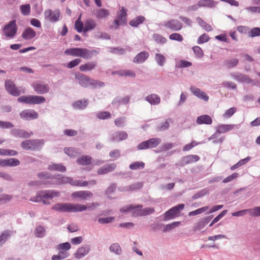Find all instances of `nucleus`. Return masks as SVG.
Masks as SVG:
<instances>
[{
    "label": "nucleus",
    "mask_w": 260,
    "mask_h": 260,
    "mask_svg": "<svg viewBox=\"0 0 260 260\" xmlns=\"http://www.w3.org/2000/svg\"><path fill=\"white\" fill-rule=\"evenodd\" d=\"M173 122L171 118H168L165 122H161L156 127V130L159 132L164 131L169 128L170 124Z\"/></svg>",
    "instance_id": "obj_32"
},
{
    "label": "nucleus",
    "mask_w": 260,
    "mask_h": 260,
    "mask_svg": "<svg viewBox=\"0 0 260 260\" xmlns=\"http://www.w3.org/2000/svg\"><path fill=\"white\" fill-rule=\"evenodd\" d=\"M36 35V31L31 27H28L23 30L21 37L25 40H30L35 38Z\"/></svg>",
    "instance_id": "obj_22"
},
{
    "label": "nucleus",
    "mask_w": 260,
    "mask_h": 260,
    "mask_svg": "<svg viewBox=\"0 0 260 260\" xmlns=\"http://www.w3.org/2000/svg\"><path fill=\"white\" fill-rule=\"evenodd\" d=\"M72 198L78 199L80 200H85L92 197L91 192L88 190H80L73 192L71 194Z\"/></svg>",
    "instance_id": "obj_14"
},
{
    "label": "nucleus",
    "mask_w": 260,
    "mask_h": 260,
    "mask_svg": "<svg viewBox=\"0 0 260 260\" xmlns=\"http://www.w3.org/2000/svg\"><path fill=\"white\" fill-rule=\"evenodd\" d=\"M81 15H80L77 20L75 22V27L78 32H81L84 30L83 24L81 21Z\"/></svg>",
    "instance_id": "obj_52"
},
{
    "label": "nucleus",
    "mask_w": 260,
    "mask_h": 260,
    "mask_svg": "<svg viewBox=\"0 0 260 260\" xmlns=\"http://www.w3.org/2000/svg\"><path fill=\"white\" fill-rule=\"evenodd\" d=\"M109 13L108 10L105 9H101L96 11L95 17L98 19H102L106 17Z\"/></svg>",
    "instance_id": "obj_42"
},
{
    "label": "nucleus",
    "mask_w": 260,
    "mask_h": 260,
    "mask_svg": "<svg viewBox=\"0 0 260 260\" xmlns=\"http://www.w3.org/2000/svg\"><path fill=\"white\" fill-rule=\"evenodd\" d=\"M236 111V108L232 107L225 111L224 113L223 114V117L224 118H229L234 114Z\"/></svg>",
    "instance_id": "obj_55"
},
{
    "label": "nucleus",
    "mask_w": 260,
    "mask_h": 260,
    "mask_svg": "<svg viewBox=\"0 0 260 260\" xmlns=\"http://www.w3.org/2000/svg\"><path fill=\"white\" fill-rule=\"evenodd\" d=\"M164 25L173 31H178L182 28V23L178 20L172 19L164 22Z\"/></svg>",
    "instance_id": "obj_12"
},
{
    "label": "nucleus",
    "mask_w": 260,
    "mask_h": 260,
    "mask_svg": "<svg viewBox=\"0 0 260 260\" xmlns=\"http://www.w3.org/2000/svg\"><path fill=\"white\" fill-rule=\"evenodd\" d=\"M88 104V100H78L73 104V107L75 109L81 110L85 108Z\"/></svg>",
    "instance_id": "obj_28"
},
{
    "label": "nucleus",
    "mask_w": 260,
    "mask_h": 260,
    "mask_svg": "<svg viewBox=\"0 0 260 260\" xmlns=\"http://www.w3.org/2000/svg\"><path fill=\"white\" fill-rule=\"evenodd\" d=\"M145 20V17L141 15L137 16L129 21V24L132 27H137L139 25L142 24Z\"/></svg>",
    "instance_id": "obj_25"
},
{
    "label": "nucleus",
    "mask_w": 260,
    "mask_h": 260,
    "mask_svg": "<svg viewBox=\"0 0 260 260\" xmlns=\"http://www.w3.org/2000/svg\"><path fill=\"white\" fill-rule=\"evenodd\" d=\"M196 122L198 124H211L212 122V119L211 117L208 115H202L197 118Z\"/></svg>",
    "instance_id": "obj_27"
},
{
    "label": "nucleus",
    "mask_w": 260,
    "mask_h": 260,
    "mask_svg": "<svg viewBox=\"0 0 260 260\" xmlns=\"http://www.w3.org/2000/svg\"><path fill=\"white\" fill-rule=\"evenodd\" d=\"M161 142L159 138H151L147 141H143L137 146L138 150H143L155 148Z\"/></svg>",
    "instance_id": "obj_6"
},
{
    "label": "nucleus",
    "mask_w": 260,
    "mask_h": 260,
    "mask_svg": "<svg viewBox=\"0 0 260 260\" xmlns=\"http://www.w3.org/2000/svg\"><path fill=\"white\" fill-rule=\"evenodd\" d=\"M21 13L25 16L29 15L30 12V6L29 4L22 5L20 6Z\"/></svg>",
    "instance_id": "obj_53"
},
{
    "label": "nucleus",
    "mask_w": 260,
    "mask_h": 260,
    "mask_svg": "<svg viewBox=\"0 0 260 260\" xmlns=\"http://www.w3.org/2000/svg\"><path fill=\"white\" fill-rule=\"evenodd\" d=\"M149 54L147 51H142L138 53L133 59V61L137 63H142L149 57Z\"/></svg>",
    "instance_id": "obj_24"
},
{
    "label": "nucleus",
    "mask_w": 260,
    "mask_h": 260,
    "mask_svg": "<svg viewBox=\"0 0 260 260\" xmlns=\"http://www.w3.org/2000/svg\"><path fill=\"white\" fill-rule=\"evenodd\" d=\"M127 10L122 7L120 11L117 13V19H115V26L124 25L127 22Z\"/></svg>",
    "instance_id": "obj_11"
},
{
    "label": "nucleus",
    "mask_w": 260,
    "mask_h": 260,
    "mask_svg": "<svg viewBox=\"0 0 260 260\" xmlns=\"http://www.w3.org/2000/svg\"><path fill=\"white\" fill-rule=\"evenodd\" d=\"M239 62V60L237 58H233L225 60L224 61V65L227 68H233L236 67Z\"/></svg>",
    "instance_id": "obj_35"
},
{
    "label": "nucleus",
    "mask_w": 260,
    "mask_h": 260,
    "mask_svg": "<svg viewBox=\"0 0 260 260\" xmlns=\"http://www.w3.org/2000/svg\"><path fill=\"white\" fill-rule=\"evenodd\" d=\"M94 52H96L95 50L90 51L87 49L81 48H69L64 51L66 55L80 57L86 59L91 58L92 54Z\"/></svg>",
    "instance_id": "obj_2"
},
{
    "label": "nucleus",
    "mask_w": 260,
    "mask_h": 260,
    "mask_svg": "<svg viewBox=\"0 0 260 260\" xmlns=\"http://www.w3.org/2000/svg\"><path fill=\"white\" fill-rule=\"evenodd\" d=\"M31 104H39L43 103L46 101V99L42 96L31 95Z\"/></svg>",
    "instance_id": "obj_46"
},
{
    "label": "nucleus",
    "mask_w": 260,
    "mask_h": 260,
    "mask_svg": "<svg viewBox=\"0 0 260 260\" xmlns=\"http://www.w3.org/2000/svg\"><path fill=\"white\" fill-rule=\"evenodd\" d=\"M71 247V244L69 242L61 243L57 245L56 248L58 250H68Z\"/></svg>",
    "instance_id": "obj_58"
},
{
    "label": "nucleus",
    "mask_w": 260,
    "mask_h": 260,
    "mask_svg": "<svg viewBox=\"0 0 260 260\" xmlns=\"http://www.w3.org/2000/svg\"><path fill=\"white\" fill-rule=\"evenodd\" d=\"M20 117L27 120L37 119L38 114L33 110H25L20 113Z\"/></svg>",
    "instance_id": "obj_16"
},
{
    "label": "nucleus",
    "mask_w": 260,
    "mask_h": 260,
    "mask_svg": "<svg viewBox=\"0 0 260 260\" xmlns=\"http://www.w3.org/2000/svg\"><path fill=\"white\" fill-rule=\"evenodd\" d=\"M97 66L96 61H90L81 65L79 69L82 72L90 71L94 70Z\"/></svg>",
    "instance_id": "obj_26"
},
{
    "label": "nucleus",
    "mask_w": 260,
    "mask_h": 260,
    "mask_svg": "<svg viewBox=\"0 0 260 260\" xmlns=\"http://www.w3.org/2000/svg\"><path fill=\"white\" fill-rule=\"evenodd\" d=\"M196 21L199 23V24L205 30L207 31H210L213 30L212 27L210 25L207 24L206 22H205L202 18L199 17L196 18Z\"/></svg>",
    "instance_id": "obj_36"
},
{
    "label": "nucleus",
    "mask_w": 260,
    "mask_h": 260,
    "mask_svg": "<svg viewBox=\"0 0 260 260\" xmlns=\"http://www.w3.org/2000/svg\"><path fill=\"white\" fill-rule=\"evenodd\" d=\"M64 152L71 157H76L78 154L77 151L74 148H65Z\"/></svg>",
    "instance_id": "obj_48"
},
{
    "label": "nucleus",
    "mask_w": 260,
    "mask_h": 260,
    "mask_svg": "<svg viewBox=\"0 0 260 260\" xmlns=\"http://www.w3.org/2000/svg\"><path fill=\"white\" fill-rule=\"evenodd\" d=\"M115 74H117L121 76L131 77L133 78L135 77L136 75L135 73L131 70H120L116 72H115Z\"/></svg>",
    "instance_id": "obj_40"
},
{
    "label": "nucleus",
    "mask_w": 260,
    "mask_h": 260,
    "mask_svg": "<svg viewBox=\"0 0 260 260\" xmlns=\"http://www.w3.org/2000/svg\"><path fill=\"white\" fill-rule=\"evenodd\" d=\"M192 50L194 53L199 58H201L203 56V51L200 47L197 46H194L192 47Z\"/></svg>",
    "instance_id": "obj_64"
},
{
    "label": "nucleus",
    "mask_w": 260,
    "mask_h": 260,
    "mask_svg": "<svg viewBox=\"0 0 260 260\" xmlns=\"http://www.w3.org/2000/svg\"><path fill=\"white\" fill-rule=\"evenodd\" d=\"M19 102L24 103L28 104H31V95L21 96L17 99Z\"/></svg>",
    "instance_id": "obj_57"
},
{
    "label": "nucleus",
    "mask_w": 260,
    "mask_h": 260,
    "mask_svg": "<svg viewBox=\"0 0 260 260\" xmlns=\"http://www.w3.org/2000/svg\"><path fill=\"white\" fill-rule=\"evenodd\" d=\"M129 96H125L124 97L117 96L115 100V105H126L129 102Z\"/></svg>",
    "instance_id": "obj_39"
},
{
    "label": "nucleus",
    "mask_w": 260,
    "mask_h": 260,
    "mask_svg": "<svg viewBox=\"0 0 260 260\" xmlns=\"http://www.w3.org/2000/svg\"><path fill=\"white\" fill-rule=\"evenodd\" d=\"M181 225V222L180 221H175L173 222L172 223L170 224H168L165 225V228L163 229L162 231L163 232H169L174 229H175L176 227L179 226Z\"/></svg>",
    "instance_id": "obj_41"
},
{
    "label": "nucleus",
    "mask_w": 260,
    "mask_h": 260,
    "mask_svg": "<svg viewBox=\"0 0 260 260\" xmlns=\"http://www.w3.org/2000/svg\"><path fill=\"white\" fill-rule=\"evenodd\" d=\"M9 231H5L0 236V246H2L9 238L10 233Z\"/></svg>",
    "instance_id": "obj_51"
},
{
    "label": "nucleus",
    "mask_w": 260,
    "mask_h": 260,
    "mask_svg": "<svg viewBox=\"0 0 260 260\" xmlns=\"http://www.w3.org/2000/svg\"><path fill=\"white\" fill-rule=\"evenodd\" d=\"M200 157L197 155H188L184 156L180 160V165L182 166L187 164H192L200 160Z\"/></svg>",
    "instance_id": "obj_19"
},
{
    "label": "nucleus",
    "mask_w": 260,
    "mask_h": 260,
    "mask_svg": "<svg viewBox=\"0 0 260 260\" xmlns=\"http://www.w3.org/2000/svg\"><path fill=\"white\" fill-rule=\"evenodd\" d=\"M44 17L46 20L52 22H57L59 20L60 12L59 9L52 11L51 9H47L44 12Z\"/></svg>",
    "instance_id": "obj_10"
},
{
    "label": "nucleus",
    "mask_w": 260,
    "mask_h": 260,
    "mask_svg": "<svg viewBox=\"0 0 260 260\" xmlns=\"http://www.w3.org/2000/svg\"><path fill=\"white\" fill-rule=\"evenodd\" d=\"M260 36V28L254 27L250 30L248 33V36L251 38Z\"/></svg>",
    "instance_id": "obj_60"
},
{
    "label": "nucleus",
    "mask_w": 260,
    "mask_h": 260,
    "mask_svg": "<svg viewBox=\"0 0 260 260\" xmlns=\"http://www.w3.org/2000/svg\"><path fill=\"white\" fill-rule=\"evenodd\" d=\"M5 87L7 91L13 95L18 96L20 94V90L16 87L14 83L11 80L6 81Z\"/></svg>",
    "instance_id": "obj_17"
},
{
    "label": "nucleus",
    "mask_w": 260,
    "mask_h": 260,
    "mask_svg": "<svg viewBox=\"0 0 260 260\" xmlns=\"http://www.w3.org/2000/svg\"><path fill=\"white\" fill-rule=\"evenodd\" d=\"M81 62V60L80 58H76L69 62L67 63L65 66L68 69H72L74 67L78 66Z\"/></svg>",
    "instance_id": "obj_54"
},
{
    "label": "nucleus",
    "mask_w": 260,
    "mask_h": 260,
    "mask_svg": "<svg viewBox=\"0 0 260 260\" xmlns=\"http://www.w3.org/2000/svg\"><path fill=\"white\" fill-rule=\"evenodd\" d=\"M209 209V207L208 206H205L202 208L198 209L196 210H194L193 211H191L188 213V215L189 216H195L196 215H198L200 214H201L206 211H207Z\"/></svg>",
    "instance_id": "obj_50"
},
{
    "label": "nucleus",
    "mask_w": 260,
    "mask_h": 260,
    "mask_svg": "<svg viewBox=\"0 0 260 260\" xmlns=\"http://www.w3.org/2000/svg\"><path fill=\"white\" fill-rule=\"evenodd\" d=\"M74 181L72 178L67 177H62L58 178L55 183L57 184H67L69 183L74 186Z\"/></svg>",
    "instance_id": "obj_34"
},
{
    "label": "nucleus",
    "mask_w": 260,
    "mask_h": 260,
    "mask_svg": "<svg viewBox=\"0 0 260 260\" xmlns=\"http://www.w3.org/2000/svg\"><path fill=\"white\" fill-rule=\"evenodd\" d=\"M154 58L156 63L159 66L162 67L164 66L166 63V58L163 54L156 53Z\"/></svg>",
    "instance_id": "obj_38"
},
{
    "label": "nucleus",
    "mask_w": 260,
    "mask_h": 260,
    "mask_svg": "<svg viewBox=\"0 0 260 260\" xmlns=\"http://www.w3.org/2000/svg\"><path fill=\"white\" fill-rule=\"evenodd\" d=\"M75 78L79 81L80 85L84 87H86L89 85L96 87L101 86L103 84L100 81L92 80L89 77L79 73L75 74Z\"/></svg>",
    "instance_id": "obj_3"
},
{
    "label": "nucleus",
    "mask_w": 260,
    "mask_h": 260,
    "mask_svg": "<svg viewBox=\"0 0 260 260\" xmlns=\"http://www.w3.org/2000/svg\"><path fill=\"white\" fill-rule=\"evenodd\" d=\"M20 165L19 160L17 158H11L6 159V167L18 166Z\"/></svg>",
    "instance_id": "obj_43"
},
{
    "label": "nucleus",
    "mask_w": 260,
    "mask_h": 260,
    "mask_svg": "<svg viewBox=\"0 0 260 260\" xmlns=\"http://www.w3.org/2000/svg\"><path fill=\"white\" fill-rule=\"evenodd\" d=\"M45 234V230L43 226L40 225L36 228L35 235L37 237L42 238L44 236Z\"/></svg>",
    "instance_id": "obj_56"
},
{
    "label": "nucleus",
    "mask_w": 260,
    "mask_h": 260,
    "mask_svg": "<svg viewBox=\"0 0 260 260\" xmlns=\"http://www.w3.org/2000/svg\"><path fill=\"white\" fill-rule=\"evenodd\" d=\"M184 208V204H181L173 207L168 211H167L164 214L165 221H167L175 218L178 215V214L180 211L183 210Z\"/></svg>",
    "instance_id": "obj_8"
},
{
    "label": "nucleus",
    "mask_w": 260,
    "mask_h": 260,
    "mask_svg": "<svg viewBox=\"0 0 260 260\" xmlns=\"http://www.w3.org/2000/svg\"><path fill=\"white\" fill-rule=\"evenodd\" d=\"M235 127L239 128L238 125L235 124H221L218 125L216 127V133L219 134H224L229 131H232Z\"/></svg>",
    "instance_id": "obj_20"
},
{
    "label": "nucleus",
    "mask_w": 260,
    "mask_h": 260,
    "mask_svg": "<svg viewBox=\"0 0 260 260\" xmlns=\"http://www.w3.org/2000/svg\"><path fill=\"white\" fill-rule=\"evenodd\" d=\"M71 203H57L53 205L52 209L60 212H71Z\"/></svg>",
    "instance_id": "obj_18"
},
{
    "label": "nucleus",
    "mask_w": 260,
    "mask_h": 260,
    "mask_svg": "<svg viewBox=\"0 0 260 260\" xmlns=\"http://www.w3.org/2000/svg\"><path fill=\"white\" fill-rule=\"evenodd\" d=\"M152 38L155 42L160 44H164L166 43L167 41L166 38H164L161 35L158 34H153Z\"/></svg>",
    "instance_id": "obj_45"
},
{
    "label": "nucleus",
    "mask_w": 260,
    "mask_h": 260,
    "mask_svg": "<svg viewBox=\"0 0 260 260\" xmlns=\"http://www.w3.org/2000/svg\"><path fill=\"white\" fill-rule=\"evenodd\" d=\"M92 158L88 155H83L80 158L77 159L78 164L83 166H86L91 164Z\"/></svg>",
    "instance_id": "obj_29"
},
{
    "label": "nucleus",
    "mask_w": 260,
    "mask_h": 260,
    "mask_svg": "<svg viewBox=\"0 0 260 260\" xmlns=\"http://www.w3.org/2000/svg\"><path fill=\"white\" fill-rule=\"evenodd\" d=\"M169 39L171 40L177 41L181 42L183 41V38L182 36L178 33H173L169 36Z\"/></svg>",
    "instance_id": "obj_62"
},
{
    "label": "nucleus",
    "mask_w": 260,
    "mask_h": 260,
    "mask_svg": "<svg viewBox=\"0 0 260 260\" xmlns=\"http://www.w3.org/2000/svg\"><path fill=\"white\" fill-rule=\"evenodd\" d=\"M48 169L51 171H57L61 172L66 171V168L61 164H52L48 166Z\"/></svg>",
    "instance_id": "obj_37"
},
{
    "label": "nucleus",
    "mask_w": 260,
    "mask_h": 260,
    "mask_svg": "<svg viewBox=\"0 0 260 260\" xmlns=\"http://www.w3.org/2000/svg\"><path fill=\"white\" fill-rule=\"evenodd\" d=\"M191 65V62L181 60L176 62L175 67L177 68H184L190 67Z\"/></svg>",
    "instance_id": "obj_47"
},
{
    "label": "nucleus",
    "mask_w": 260,
    "mask_h": 260,
    "mask_svg": "<svg viewBox=\"0 0 260 260\" xmlns=\"http://www.w3.org/2000/svg\"><path fill=\"white\" fill-rule=\"evenodd\" d=\"M145 100L152 105H157L160 103V96L155 94L152 93L147 95L145 98Z\"/></svg>",
    "instance_id": "obj_23"
},
{
    "label": "nucleus",
    "mask_w": 260,
    "mask_h": 260,
    "mask_svg": "<svg viewBox=\"0 0 260 260\" xmlns=\"http://www.w3.org/2000/svg\"><path fill=\"white\" fill-rule=\"evenodd\" d=\"M96 26V23L94 20L91 19H87L84 24V31L87 32L94 28Z\"/></svg>",
    "instance_id": "obj_33"
},
{
    "label": "nucleus",
    "mask_w": 260,
    "mask_h": 260,
    "mask_svg": "<svg viewBox=\"0 0 260 260\" xmlns=\"http://www.w3.org/2000/svg\"><path fill=\"white\" fill-rule=\"evenodd\" d=\"M90 250L89 245H84L78 248L75 254V257L77 259H80L87 255Z\"/></svg>",
    "instance_id": "obj_21"
},
{
    "label": "nucleus",
    "mask_w": 260,
    "mask_h": 260,
    "mask_svg": "<svg viewBox=\"0 0 260 260\" xmlns=\"http://www.w3.org/2000/svg\"><path fill=\"white\" fill-rule=\"evenodd\" d=\"M17 27L15 20H12L6 25L3 28V35L6 38L11 39L17 33Z\"/></svg>",
    "instance_id": "obj_4"
},
{
    "label": "nucleus",
    "mask_w": 260,
    "mask_h": 260,
    "mask_svg": "<svg viewBox=\"0 0 260 260\" xmlns=\"http://www.w3.org/2000/svg\"><path fill=\"white\" fill-rule=\"evenodd\" d=\"M44 144V141L41 140H29L23 141L21 147L25 149L36 150L41 148Z\"/></svg>",
    "instance_id": "obj_7"
},
{
    "label": "nucleus",
    "mask_w": 260,
    "mask_h": 260,
    "mask_svg": "<svg viewBox=\"0 0 260 260\" xmlns=\"http://www.w3.org/2000/svg\"><path fill=\"white\" fill-rule=\"evenodd\" d=\"M60 192L54 190H42L37 192L36 197L31 200L35 202H42L44 205L50 204V200L54 197H59Z\"/></svg>",
    "instance_id": "obj_1"
},
{
    "label": "nucleus",
    "mask_w": 260,
    "mask_h": 260,
    "mask_svg": "<svg viewBox=\"0 0 260 260\" xmlns=\"http://www.w3.org/2000/svg\"><path fill=\"white\" fill-rule=\"evenodd\" d=\"M142 205H128L122 207L120 211L121 212H129L134 216H143Z\"/></svg>",
    "instance_id": "obj_5"
},
{
    "label": "nucleus",
    "mask_w": 260,
    "mask_h": 260,
    "mask_svg": "<svg viewBox=\"0 0 260 260\" xmlns=\"http://www.w3.org/2000/svg\"><path fill=\"white\" fill-rule=\"evenodd\" d=\"M189 90L194 95L197 96L198 98L206 102L208 101L209 96L208 95L199 88L192 86L190 87Z\"/></svg>",
    "instance_id": "obj_15"
},
{
    "label": "nucleus",
    "mask_w": 260,
    "mask_h": 260,
    "mask_svg": "<svg viewBox=\"0 0 260 260\" xmlns=\"http://www.w3.org/2000/svg\"><path fill=\"white\" fill-rule=\"evenodd\" d=\"M249 210L250 215L254 217L260 216V206L249 209Z\"/></svg>",
    "instance_id": "obj_61"
},
{
    "label": "nucleus",
    "mask_w": 260,
    "mask_h": 260,
    "mask_svg": "<svg viewBox=\"0 0 260 260\" xmlns=\"http://www.w3.org/2000/svg\"><path fill=\"white\" fill-rule=\"evenodd\" d=\"M14 134L16 136L22 138H28L30 136V134L28 132L21 129L14 130Z\"/></svg>",
    "instance_id": "obj_49"
},
{
    "label": "nucleus",
    "mask_w": 260,
    "mask_h": 260,
    "mask_svg": "<svg viewBox=\"0 0 260 260\" xmlns=\"http://www.w3.org/2000/svg\"><path fill=\"white\" fill-rule=\"evenodd\" d=\"M200 7L213 8L217 4V2L213 0H201L198 2Z\"/></svg>",
    "instance_id": "obj_31"
},
{
    "label": "nucleus",
    "mask_w": 260,
    "mask_h": 260,
    "mask_svg": "<svg viewBox=\"0 0 260 260\" xmlns=\"http://www.w3.org/2000/svg\"><path fill=\"white\" fill-rule=\"evenodd\" d=\"M71 212H77L85 211L87 207L84 205L71 203Z\"/></svg>",
    "instance_id": "obj_30"
},
{
    "label": "nucleus",
    "mask_w": 260,
    "mask_h": 260,
    "mask_svg": "<svg viewBox=\"0 0 260 260\" xmlns=\"http://www.w3.org/2000/svg\"><path fill=\"white\" fill-rule=\"evenodd\" d=\"M34 90L39 94H45L49 90V87L47 84L37 81L32 84Z\"/></svg>",
    "instance_id": "obj_13"
},
{
    "label": "nucleus",
    "mask_w": 260,
    "mask_h": 260,
    "mask_svg": "<svg viewBox=\"0 0 260 260\" xmlns=\"http://www.w3.org/2000/svg\"><path fill=\"white\" fill-rule=\"evenodd\" d=\"M230 76L232 78L238 82L246 84L251 83L252 85H256L253 81L246 75L235 72L230 73Z\"/></svg>",
    "instance_id": "obj_9"
},
{
    "label": "nucleus",
    "mask_w": 260,
    "mask_h": 260,
    "mask_svg": "<svg viewBox=\"0 0 260 260\" xmlns=\"http://www.w3.org/2000/svg\"><path fill=\"white\" fill-rule=\"evenodd\" d=\"M144 167V163L143 162L136 161L131 164L129 167L131 170H137L140 168H143Z\"/></svg>",
    "instance_id": "obj_59"
},
{
    "label": "nucleus",
    "mask_w": 260,
    "mask_h": 260,
    "mask_svg": "<svg viewBox=\"0 0 260 260\" xmlns=\"http://www.w3.org/2000/svg\"><path fill=\"white\" fill-rule=\"evenodd\" d=\"M127 138V134L124 131L119 132L116 133L115 135V142H119L126 139Z\"/></svg>",
    "instance_id": "obj_44"
},
{
    "label": "nucleus",
    "mask_w": 260,
    "mask_h": 260,
    "mask_svg": "<svg viewBox=\"0 0 260 260\" xmlns=\"http://www.w3.org/2000/svg\"><path fill=\"white\" fill-rule=\"evenodd\" d=\"M96 116L101 119H108L111 117V114L109 112H101L97 114Z\"/></svg>",
    "instance_id": "obj_63"
}]
</instances>
